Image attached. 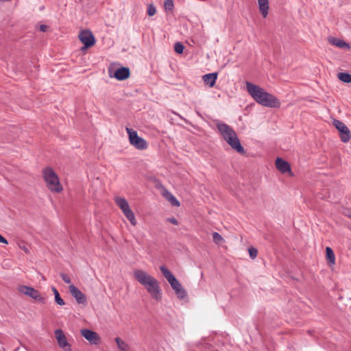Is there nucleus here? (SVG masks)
<instances>
[{
    "instance_id": "obj_30",
    "label": "nucleus",
    "mask_w": 351,
    "mask_h": 351,
    "mask_svg": "<svg viewBox=\"0 0 351 351\" xmlns=\"http://www.w3.org/2000/svg\"><path fill=\"white\" fill-rule=\"evenodd\" d=\"M249 254H250V256L252 258H254L257 256L258 251L254 247H250V248H249Z\"/></svg>"
},
{
    "instance_id": "obj_35",
    "label": "nucleus",
    "mask_w": 351,
    "mask_h": 351,
    "mask_svg": "<svg viewBox=\"0 0 351 351\" xmlns=\"http://www.w3.org/2000/svg\"><path fill=\"white\" fill-rule=\"evenodd\" d=\"M20 247L23 249L26 252H28V250L25 246L22 247V246L20 245Z\"/></svg>"
},
{
    "instance_id": "obj_11",
    "label": "nucleus",
    "mask_w": 351,
    "mask_h": 351,
    "mask_svg": "<svg viewBox=\"0 0 351 351\" xmlns=\"http://www.w3.org/2000/svg\"><path fill=\"white\" fill-rule=\"evenodd\" d=\"M108 74L110 77L122 81L128 79L130 75V71L128 67L121 66L114 71L112 66L108 68Z\"/></svg>"
},
{
    "instance_id": "obj_27",
    "label": "nucleus",
    "mask_w": 351,
    "mask_h": 351,
    "mask_svg": "<svg viewBox=\"0 0 351 351\" xmlns=\"http://www.w3.org/2000/svg\"><path fill=\"white\" fill-rule=\"evenodd\" d=\"M164 6L166 10L171 11L174 6L173 0H165Z\"/></svg>"
},
{
    "instance_id": "obj_10",
    "label": "nucleus",
    "mask_w": 351,
    "mask_h": 351,
    "mask_svg": "<svg viewBox=\"0 0 351 351\" xmlns=\"http://www.w3.org/2000/svg\"><path fill=\"white\" fill-rule=\"evenodd\" d=\"M333 125L339 132V137L342 142L348 143L351 138V133L349 128L342 121L334 119Z\"/></svg>"
},
{
    "instance_id": "obj_34",
    "label": "nucleus",
    "mask_w": 351,
    "mask_h": 351,
    "mask_svg": "<svg viewBox=\"0 0 351 351\" xmlns=\"http://www.w3.org/2000/svg\"><path fill=\"white\" fill-rule=\"evenodd\" d=\"M0 243H5V244H8V241L6 240V239L4 238L1 234H0Z\"/></svg>"
},
{
    "instance_id": "obj_18",
    "label": "nucleus",
    "mask_w": 351,
    "mask_h": 351,
    "mask_svg": "<svg viewBox=\"0 0 351 351\" xmlns=\"http://www.w3.org/2000/svg\"><path fill=\"white\" fill-rule=\"evenodd\" d=\"M328 42L330 45L336 46L341 49H350V48L348 43L343 41V40H341V39H339L337 38L329 37Z\"/></svg>"
},
{
    "instance_id": "obj_25",
    "label": "nucleus",
    "mask_w": 351,
    "mask_h": 351,
    "mask_svg": "<svg viewBox=\"0 0 351 351\" xmlns=\"http://www.w3.org/2000/svg\"><path fill=\"white\" fill-rule=\"evenodd\" d=\"M51 290L54 293V295H55V301L58 304V305H60V306H62L64 305L65 303H64V300L60 297V293L58 291V290L54 287H51Z\"/></svg>"
},
{
    "instance_id": "obj_31",
    "label": "nucleus",
    "mask_w": 351,
    "mask_h": 351,
    "mask_svg": "<svg viewBox=\"0 0 351 351\" xmlns=\"http://www.w3.org/2000/svg\"><path fill=\"white\" fill-rule=\"evenodd\" d=\"M60 277L65 283L70 284L71 282L70 277L66 274L61 273Z\"/></svg>"
},
{
    "instance_id": "obj_33",
    "label": "nucleus",
    "mask_w": 351,
    "mask_h": 351,
    "mask_svg": "<svg viewBox=\"0 0 351 351\" xmlns=\"http://www.w3.org/2000/svg\"><path fill=\"white\" fill-rule=\"evenodd\" d=\"M48 27H49L46 25H40L39 27V29H40V31L45 32L47 30Z\"/></svg>"
},
{
    "instance_id": "obj_22",
    "label": "nucleus",
    "mask_w": 351,
    "mask_h": 351,
    "mask_svg": "<svg viewBox=\"0 0 351 351\" xmlns=\"http://www.w3.org/2000/svg\"><path fill=\"white\" fill-rule=\"evenodd\" d=\"M326 253L328 264L334 265L335 262V256L333 250L330 247H327L326 248Z\"/></svg>"
},
{
    "instance_id": "obj_28",
    "label": "nucleus",
    "mask_w": 351,
    "mask_h": 351,
    "mask_svg": "<svg viewBox=\"0 0 351 351\" xmlns=\"http://www.w3.org/2000/svg\"><path fill=\"white\" fill-rule=\"evenodd\" d=\"M174 50L178 53H180V54L182 53L183 52V50H184L183 45L182 43H175Z\"/></svg>"
},
{
    "instance_id": "obj_15",
    "label": "nucleus",
    "mask_w": 351,
    "mask_h": 351,
    "mask_svg": "<svg viewBox=\"0 0 351 351\" xmlns=\"http://www.w3.org/2000/svg\"><path fill=\"white\" fill-rule=\"evenodd\" d=\"M55 335L58 346L65 351H71V345L67 342L63 331L60 329H57L55 330Z\"/></svg>"
},
{
    "instance_id": "obj_14",
    "label": "nucleus",
    "mask_w": 351,
    "mask_h": 351,
    "mask_svg": "<svg viewBox=\"0 0 351 351\" xmlns=\"http://www.w3.org/2000/svg\"><path fill=\"white\" fill-rule=\"evenodd\" d=\"M134 277L135 280L142 286H145L147 282L151 280L154 277L147 272L142 269H136L134 271Z\"/></svg>"
},
{
    "instance_id": "obj_19",
    "label": "nucleus",
    "mask_w": 351,
    "mask_h": 351,
    "mask_svg": "<svg viewBox=\"0 0 351 351\" xmlns=\"http://www.w3.org/2000/svg\"><path fill=\"white\" fill-rule=\"evenodd\" d=\"M258 8L263 17L265 18L269 11V0H258Z\"/></svg>"
},
{
    "instance_id": "obj_16",
    "label": "nucleus",
    "mask_w": 351,
    "mask_h": 351,
    "mask_svg": "<svg viewBox=\"0 0 351 351\" xmlns=\"http://www.w3.org/2000/svg\"><path fill=\"white\" fill-rule=\"evenodd\" d=\"M81 334L91 344L97 345L99 343V336L97 332L93 330L84 329L81 330Z\"/></svg>"
},
{
    "instance_id": "obj_9",
    "label": "nucleus",
    "mask_w": 351,
    "mask_h": 351,
    "mask_svg": "<svg viewBox=\"0 0 351 351\" xmlns=\"http://www.w3.org/2000/svg\"><path fill=\"white\" fill-rule=\"evenodd\" d=\"M17 289L20 293L32 298L41 304L45 303V298L43 297L40 292L32 287L19 285Z\"/></svg>"
},
{
    "instance_id": "obj_21",
    "label": "nucleus",
    "mask_w": 351,
    "mask_h": 351,
    "mask_svg": "<svg viewBox=\"0 0 351 351\" xmlns=\"http://www.w3.org/2000/svg\"><path fill=\"white\" fill-rule=\"evenodd\" d=\"M164 196L167 198V199L171 203V204L172 206H180L179 201L170 192L165 191V192L164 193Z\"/></svg>"
},
{
    "instance_id": "obj_4",
    "label": "nucleus",
    "mask_w": 351,
    "mask_h": 351,
    "mask_svg": "<svg viewBox=\"0 0 351 351\" xmlns=\"http://www.w3.org/2000/svg\"><path fill=\"white\" fill-rule=\"evenodd\" d=\"M43 176L47 188L51 192L60 193L62 191L59 178L53 169L49 167L43 169Z\"/></svg>"
},
{
    "instance_id": "obj_2",
    "label": "nucleus",
    "mask_w": 351,
    "mask_h": 351,
    "mask_svg": "<svg viewBox=\"0 0 351 351\" xmlns=\"http://www.w3.org/2000/svg\"><path fill=\"white\" fill-rule=\"evenodd\" d=\"M216 125L219 134L232 149L240 154H245V150L241 145L239 138L232 128L222 122H218Z\"/></svg>"
},
{
    "instance_id": "obj_24",
    "label": "nucleus",
    "mask_w": 351,
    "mask_h": 351,
    "mask_svg": "<svg viewBox=\"0 0 351 351\" xmlns=\"http://www.w3.org/2000/svg\"><path fill=\"white\" fill-rule=\"evenodd\" d=\"M337 77L339 80L346 82L350 83L351 82V74L346 72H341L337 74Z\"/></svg>"
},
{
    "instance_id": "obj_17",
    "label": "nucleus",
    "mask_w": 351,
    "mask_h": 351,
    "mask_svg": "<svg viewBox=\"0 0 351 351\" xmlns=\"http://www.w3.org/2000/svg\"><path fill=\"white\" fill-rule=\"evenodd\" d=\"M276 167L282 173L291 172L289 164L280 158H277L276 160Z\"/></svg>"
},
{
    "instance_id": "obj_32",
    "label": "nucleus",
    "mask_w": 351,
    "mask_h": 351,
    "mask_svg": "<svg viewBox=\"0 0 351 351\" xmlns=\"http://www.w3.org/2000/svg\"><path fill=\"white\" fill-rule=\"evenodd\" d=\"M167 221L174 225H178V220L175 217H169L167 219Z\"/></svg>"
},
{
    "instance_id": "obj_13",
    "label": "nucleus",
    "mask_w": 351,
    "mask_h": 351,
    "mask_svg": "<svg viewBox=\"0 0 351 351\" xmlns=\"http://www.w3.org/2000/svg\"><path fill=\"white\" fill-rule=\"evenodd\" d=\"M69 289L71 294L75 299L77 304H86L87 303L86 296L77 287L73 285H71Z\"/></svg>"
},
{
    "instance_id": "obj_20",
    "label": "nucleus",
    "mask_w": 351,
    "mask_h": 351,
    "mask_svg": "<svg viewBox=\"0 0 351 351\" xmlns=\"http://www.w3.org/2000/svg\"><path fill=\"white\" fill-rule=\"evenodd\" d=\"M217 78V73H211L208 74H206L203 76V80L204 83L208 85L210 87L214 86L216 82V80Z\"/></svg>"
},
{
    "instance_id": "obj_1",
    "label": "nucleus",
    "mask_w": 351,
    "mask_h": 351,
    "mask_svg": "<svg viewBox=\"0 0 351 351\" xmlns=\"http://www.w3.org/2000/svg\"><path fill=\"white\" fill-rule=\"evenodd\" d=\"M246 88L254 99L262 106L275 108L280 104L278 100L274 95L251 82H246Z\"/></svg>"
},
{
    "instance_id": "obj_6",
    "label": "nucleus",
    "mask_w": 351,
    "mask_h": 351,
    "mask_svg": "<svg viewBox=\"0 0 351 351\" xmlns=\"http://www.w3.org/2000/svg\"><path fill=\"white\" fill-rule=\"evenodd\" d=\"M115 202L117 205L122 210L125 217L130 221L131 224L132 226H136L137 223L136 219L135 218L134 213L130 209L127 200L123 197H119L115 199Z\"/></svg>"
},
{
    "instance_id": "obj_36",
    "label": "nucleus",
    "mask_w": 351,
    "mask_h": 351,
    "mask_svg": "<svg viewBox=\"0 0 351 351\" xmlns=\"http://www.w3.org/2000/svg\"><path fill=\"white\" fill-rule=\"evenodd\" d=\"M349 217L351 218V215H349Z\"/></svg>"
},
{
    "instance_id": "obj_12",
    "label": "nucleus",
    "mask_w": 351,
    "mask_h": 351,
    "mask_svg": "<svg viewBox=\"0 0 351 351\" xmlns=\"http://www.w3.org/2000/svg\"><path fill=\"white\" fill-rule=\"evenodd\" d=\"M79 39L84 45L82 49H87L93 46L95 43V37L89 29L82 30L79 34Z\"/></svg>"
},
{
    "instance_id": "obj_7",
    "label": "nucleus",
    "mask_w": 351,
    "mask_h": 351,
    "mask_svg": "<svg viewBox=\"0 0 351 351\" xmlns=\"http://www.w3.org/2000/svg\"><path fill=\"white\" fill-rule=\"evenodd\" d=\"M115 202L117 205L122 210L125 217L130 221L131 224L132 226H136L137 223L136 219L135 218L134 213L130 209L127 200L123 197H119L115 199Z\"/></svg>"
},
{
    "instance_id": "obj_29",
    "label": "nucleus",
    "mask_w": 351,
    "mask_h": 351,
    "mask_svg": "<svg viewBox=\"0 0 351 351\" xmlns=\"http://www.w3.org/2000/svg\"><path fill=\"white\" fill-rule=\"evenodd\" d=\"M156 10L154 5L150 4L147 7V14L150 16H154L156 14Z\"/></svg>"
},
{
    "instance_id": "obj_3",
    "label": "nucleus",
    "mask_w": 351,
    "mask_h": 351,
    "mask_svg": "<svg viewBox=\"0 0 351 351\" xmlns=\"http://www.w3.org/2000/svg\"><path fill=\"white\" fill-rule=\"evenodd\" d=\"M160 270L170 284L177 297L179 299L185 298L187 296V293L173 274L164 265L160 267Z\"/></svg>"
},
{
    "instance_id": "obj_5",
    "label": "nucleus",
    "mask_w": 351,
    "mask_h": 351,
    "mask_svg": "<svg viewBox=\"0 0 351 351\" xmlns=\"http://www.w3.org/2000/svg\"><path fill=\"white\" fill-rule=\"evenodd\" d=\"M126 131L128 134L129 141L133 147L139 150H144L147 148V141L138 136L136 131L129 128H126Z\"/></svg>"
},
{
    "instance_id": "obj_23",
    "label": "nucleus",
    "mask_w": 351,
    "mask_h": 351,
    "mask_svg": "<svg viewBox=\"0 0 351 351\" xmlns=\"http://www.w3.org/2000/svg\"><path fill=\"white\" fill-rule=\"evenodd\" d=\"M115 342L117 344L119 351H128V346L120 337L115 338Z\"/></svg>"
},
{
    "instance_id": "obj_8",
    "label": "nucleus",
    "mask_w": 351,
    "mask_h": 351,
    "mask_svg": "<svg viewBox=\"0 0 351 351\" xmlns=\"http://www.w3.org/2000/svg\"><path fill=\"white\" fill-rule=\"evenodd\" d=\"M147 282V283L143 286L144 288L154 299L156 301H160L162 293L159 282L154 277L151 280Z\"/></svg>"
},
{
    "instance_id": "obj_26",
    "label": "nucleus",
    "mask_w": 351,
    "mask_h": 351,
    "mask_svg": "<svg viewBox=\"0 0 351 351\" xmlns=\"http://www.w3.org/2000/svg\"><path fill=\"white\" fill-rule=\"evenodd\" d=\"M213 239L214 243L216 244H220L223 241V239L221 234L216 232L213 233Z\"/></svg>"
}]
</instances>
